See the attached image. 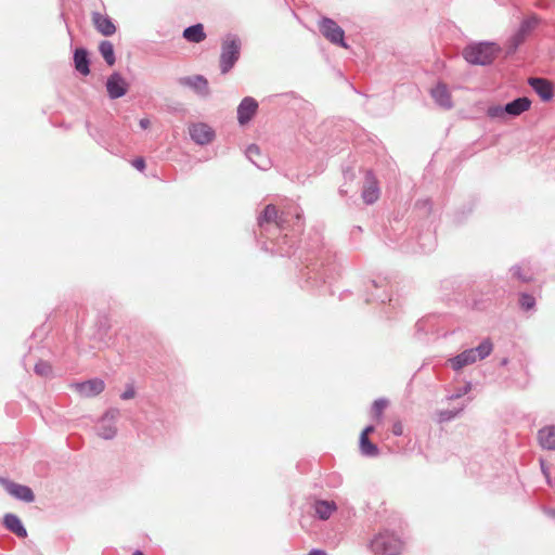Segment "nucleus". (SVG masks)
<instances>
[{"label": "nucleus", "mask_w": 555, "mask_h": 555, "mask_svg": "<svg viewBox=\"0 0 555 555\" xmlns=\"http://www.w3.org/2000/svg\"><path fill=\"white\" fill-rule=\"evenodd\" d=\"M139 125L142 129H147L150 126V120L147 118H142L140 119Z\"/></svg>", "instance_id": "49530a36"}, {"label": "nucleus", "mask_w": 555, "mask_h": 555, "mask_svg": "<svg viewBox=\"0 0 555 555\" xmlns=\"http://www.w3.org/2000/svg\"><path fill=\"white\" fill-rule=\"evenodd\" d=\"M529 86L541 98L542 101L548 102L554 96V88L551 81L545 78L532 77L528 80Z\"/></svg>", "instance_id": "f3484780"}, {"label": "nucleus", "mask_w": 555, "mask_h": 555, "mask_svg": "<svg viewBox=\"0 0 555 555\" xmlns=\"http://www.w3.org/2000/svg\"><path fill=\"white\" fill-rule=\"evenodd\" d=\"M353 177V173H349L348 171L345 172V178H352Z\"/></svg>", "instance_id": "864d4df0"}, {"label": "nucleus", "mask_w": 555, "mask_h": 555, "mask_svg": "<svg viewBox=\"0 0 555 555\" xmlns=\"http://www.w3.org/2000/svg\"><path fill=\"white\" fill-rule=\"evenodd\" d=\"M135 396V390L132 385H127L125 391L120 395L122 400L132 399Z\"/></svg>", "instance_id": "58836bf2"}, {"label": "nucleus", "mask_w": 555, "mask_h": 555, "mask_svg": "<svg viewBox=\"0 0 555 555\" xmlns=\"http://www.w3.org/2000/svg\"><path fill=\"white\" fill-rule=\"evenodd\" d=\"M302 262L305 263L302 276L308 284L318 286L338 274L335 255L325 246L308 250Z\"/></svg>", "instance_id": "f257e3e1"}, {"label": "nucleus", "mask_w": 555, "mask_h": 555, "mask_svg": "<svg viewBox=\"0 0 555 555\" xmlns=\"http://www.w3.org/2000/svg\"><path fill=\"white\" fill-rule=\"evenodd\" d=\"M3 525L9 531L13 532L16 537H27L26 528L24 527L22 520L15 514H5L3 516Z\"/></svg>", "instance_id": "4be33fe9"}, {"label": "nucleus", "mask_w": 555, "mask_h": 555, "mask_svg": "<svg viewBox=\"0 0 555 555\" xmlns=\"http://www.w3.org/2000/svg\"><path fill=\"white\" fill-rule=\"evenodd\" d=\"M507 363H508V359H507V358H503V359L501 360V362H500V364H501L502 366L506 365Z\"/></svg>", "instance_id": "8fccbe9b"}, {"label": "nucleus", "mask_w": 555, "mask_h": 555, "mask_svg": "<svg viewBox=\"0 0 555 555\" xmlns=\"http://www.w3.org/2000/svg\"><path fill=\"white\" fill-rule=\"evenodd\" d=\"M462 410L463 408L457 410H441L438 412V421L440 423L450 422L455 418L462 412Z\"/></svg>", "instance_id": "f704fd0d"}, {"label": "nucleus", "mask_w": 555, "mask_h": 555, "mask_svg": "<svg viewBox=\"0 0 555 555\" xmlns=\"http://www.w3.org/2000/svg\"><path fill=\"white\" fill-rule=\"evenodd\" d=\"M320 33L333 44L347 49L344 29L332 18L322 17L319 22Z\"/></svg>", "instance_id": "6e6552de"}, {"label": "nucleus", "mask_w": 555, "mask_h": 555, "mask_svg": "<svg viewBox=\"0 0 555 555\" xmlns=\"http://www.w3.org/2000/svg\"><path fill=\"white\" fill-rule=\"evenodd\" d=\"M120 415V411L117 408H109L101 418L107 422H115Z\"/></svg>", "instance_id": "e433bc0d"}, {"label": "nucleus", "mask_w": 555, "mask_h": 555, "mask_svg": "<svg viewBox=\"0 0 555 555\" xmlns=\"http://www.w3.org/2000/svg\"><path fill=\"white\" fill-rule=\"evenodd\" d=\"M289 218L291 212L282 211L279 214L276 207L273 204H269L258 217V227L261 232L267 231L270 225H274L279 230H284L289 225Z\"/></svg>", "instance_id": "423d86ee"}, {"label": "nucleus", "mask_w": 555, "mask_h": 555, "mask_svg": "<svg viewBox=\"0 0 555 555\" xmlns=\"http://www.w3.org/2000/svg\"><path fill=\"white\" fill-rule=\"evenodd\" d=\"M540 446L550 451H555V425L544 426L538 431Z\"/></svg>", "instance_id": "b1692460"}, {"label": "nucleus", "mask_w": 555, "mask_h": 555, "mask_svg": "<svg viewBox=\"0 0 555 555\" xmlns=\"http://www.w3.org/2000/svg\"><path fill=\"white\" fill-rule=\"evenodd\" d=\"M509 272L514 279H517L518 281L522 283H528L532 281V273L525 272L521 264H515L509 269Z\"/></svg>", "instance_id": "7c9ffc66"}, {"label": "nucleus", "mask_w": 555, "mask_h": 555, "mask_svg": "<svg viewBox=\"0 0 555 555\" xmlns=\"http://www.w3.org/2000/svg\"><path fill=\"white\" fill-rule=\"evenodd\" d=\"M356 232H357V233H360V232H362V229H361V227H359V225H357V227H353V229H352L351 233H352V234H354Z\"/></svg>", "instance_id": "09e8293b"}, {"label": "nucleus", "mask_w": 555, "mask_h": 555, "mask_svg": "<svg viewBox=\"0 0 555 555\" xmlns=\"http://www.w3.org/2000/svg\"><path fill=\"white\" fill-rule=\"evenodd\" d=\"M241 47L242 42L237 35L228 34L221 43V53H220V72L221 74L229 73L241 55Z\"/></svg>", "instance_id": "20e7f679"}, {"label": "nucleus", "mask_w": 555, "mask_h": 555, "mask_svg": "<svg viewBox=\"0 0 555 555\" xmlns=\"http://www.w3.org/2000/svg\"><path fill=\"white\" fill-rule=\"evenodd\" d=\"M388 401L384 398L377 399L373 402L372 405V415L374 418L379 420L383 415L385 408L387 406Z\"/></svg>", "instance_id": "72a5a7b5"}, {"label": "nucleus", "mask_w": 555, "mask_h": 555, "mask_svg": "<svg viewBox=\"0 0 555 555\" xmlns=\"http://www.w3.org/2000/svg\"><path fill=\"white\" fill-rule=\"evenodd\" d=\"M0 483L13 498L25 503H31L35 501V494L28 486L20 485L2 477H0Z\"/></svg>", "instance_id": "9d476101"}, {"label": "nucleus", "mask_w": 555, "mask_h": 555, "mask_svg": "<svg viewBox=\"0 0 555 555\" xmlns=\"http://www.w3.org/2000/svg\"><path fill=\"white\" fill-rule=\"evenodd\" d=\"M293 217L295 218L296 225H297V228H298V230H299V229L301 228V218H302V216H301V211H299V208H297V207H296V208L294 209V215H293Z\"/></svg>", "instance_id": "79ce46f5"}, {"label": "nucleus", "mask_w": 555, "mask_h": 555, "mask_svg": "<svg viewBox=\"0 0 555 555\" xmlns=\"http://www.w3.org/2000/svg\"><path fill=\"white\" fill-rule=\"evenodd\" d=\"M336 509L334 501L318 500L314 503V513L321 520L328 519Z\"/></svg>", "instance_id": "393cba45"}, {"label": "nucleus", "mask_w": 555, "mask_h": 555, "mask_svg": "<svg viewBox=\"0 0 555 555\" xmlns=\"http://www.w3.org/2000/svg\"><path fill=\"white\" fill-rule=\"evenodd\" d=\"M392 434L395 436H401L403 434V426H402L401 422H396L392 425Z\"/></svg>", "instance_id": "a19ab883"}, {"label": "nucleus", "mask_w": 555, "mask_h": 555, "mask_svg": "<svg viewBox=\"0 0 555 555\" xmlns=\"http://www.w3.org/2000/svg\"><path fill=\"white\" fill-rule=\"evenodd\" d=\"M430 94L439 106L447 109L453 106L450 92L444 83H438L431 89Z\"/></svg>", "instance_id": "412c9836"}, {"label": "nucleus", "mask_w": 555, "mask_h": 555, "mask_svg": "<svg viewBox=\"0 0 555 555\" xmlns=\"http://www.w3.org/2000/svg\"><path fill=\"white\" fill-rule=\"evenodd\" d=\"M360 452L364 456L375 457L379 454V449L369 437H360Z\"/></svg>", "instance_id": "c85d7f7f"}, {"label": "nucleus", "mask_w": 555, "mask_h": 555, "mask_svg": "<svg viewBox=\"0 0 555 555\" xmlns=\"http://www.w3.org/2000/svg\"><path fill=\"white\" fill-rule=\"evenodd\" d=\"M493 349V345L490 339H483L476 348H469L457 356L451 358L450 364L454 371H460L466 365L475 363L477 360L486 359Z\"/></svg>", "instance_id": "7ed1b4c3"}, {"label": "nucleus", "mask_w": 555, "mask_h": 555, "mask_svg": "<svg viewBox=\"0 0 555 555\" xmlns=\"http://www.w3.org/2000/svg\"><path fill=\"white\" fill-rule=\"evenodd\" d=\"M178 83L182 87L190 88L202 98L210 95L208 80L203 75L180 77L178 78Z\"/></svg>", "instance_id": "9b49d317"}, {"label": "nucleus", "mask_w": 555, "mask_h": 555, "mask_svg": "<svg viewBox=\"0 0 555 555\" xmlns=\"http://www.w3.org/2000/svg\"><path fill=\"white\" fill-rule=\"evenodd\" d=\"M375 427L373 425H367L361 433L360 437H369L370 434L374 433Z\"/></svg>", "instance_id": "37998d69"}, {"label": "nucleus", "mask_w": 555, "mask_h": 555, "mask_svg": "<svg viewBox=\"0 0 555 555\" xmlns=\"http://www.w3.org/2000/svg\"><path fill=\"white\" fill-rule=\"evenodd\" d=\"M132 555H145L143 552L137 550L132 553Z\"/></svg>", "instance_id": "603ef678"}, {"label": "nucleus", "mask_w": 555, "mask_h": 555, "mask_svg": "<svg viewBox=\"0 0 555 555\" xmlns=\"http://www.w3.org/2000/svg\"><path fill=\"white\" fill-rule=\"evenodd\" d=\"M370 546L374 555H398L402 550L403 542L393 532L385 530L371 541Z\"/></svg>", "instance_id": "39448f33"}, {"label": "nucleus", "mask_w": 555, "mask_h": 555, "mask_svg": "<svg viewBox=\"0 0 555 555\" xmlns=\"http://www.w3.org/2000/svg\"><path fill=\"white\" fill-rule=\"evenodd\" d=\"M487 115L493 119H503L507 113L504 111V105H493L488 107Z\"/></svg>", "instance_id": "c9c22d12"}, {"label": "nucleus", "mask_w": 555, "mask_h": 555, "mask_svg": "<svg viewBox=\"0 0 555 555\" xmlns=\"http://www.w3.org/2000/svg\"><path fill=\"white\" fill-rule=\"evenodd\" d=\"M73 387L80 396L92 398L104 390L105 383L101 378H92L86 382L75 383Z\"/></svg>", "instance_id": "2eb2a0df"}, {"label": "nucleus", "mask_w": 555, "mask_h": 555, "mask_svg": "<svg viewBox=\"0 0 555 555\" xmlns=\"http://www.w3.org/2000/svg\"><path fill=\"white\" fill-rule=\"evenodd\" d=\"M418 245L421 251L430 253L436 247V237L430 232L421 234L418 237Z\"/></svg>", "instance_id": "c756f323"}, {"label": "nucleus", "mask_w": 555, "mask_h": 555, "mask_svg": "<svg viewBox=\"0 0 555 555\" xmlns=\"http://www.w3.org/2000/svg\"><path fill=\"white\" fill-rule=\"evenodd\" d=\"M99 52L103 56L108 66H113L116 62L114 46L108 40H103L99 44Z\"/></svg>", "instance_id": "bb28decb"}, {"label": "nucleus", "mask_w": 555, "mask_h": 555, "mask_svg": "<svg viewBox=\"0 0 555 555\" xmlns=\"http://www.w3.org/2000/svg\"><path fill=\"white\" fill-rule=\"evenodd\" d=\"M470 389H472V384L467 383L465 386H463L462 388L457 389L454 393H452L449 397V399L450 400L459 399V398L463 397L464 395H466Z\"/></svg>", "instance_id": "4c0bfd02"}, {"label": "nucleus", "mask_w": 555, "mask_h": 555, "mask_svg": "<svg viewBox=\"0 0 555 555\" xmlns=\"http://www.w3.org/2000/svg\"><path fill=\"white\" fill-rule=\"evenodd\" d=\"M280 254L282 256H289L291 255V253L288 250H283V249L280 251Z\"/></svg>", "instance_id": "3c124183"}, {"label": "nucleus", "mask_w": 555, "mask_h": 555, "mask_svg": "<svg viewBox=\"0 0 555 555\" xmlns=\"http://www.w3.org/2000/svg\"><path fill=\"white\" fill-rule=\"evenodd\" d=\"M128 83L118 72L109 75L106 81V91L108 98L112 100L119 99L128 92Z\"/></svg>", "instance_id": "ddd939ff"}, {"label": "nucleus", "mask_w": 555, "mask_h": 555, "mask_svg": "<svg viewBox=\"0 0 555 555\" xmlns=\"http://www.w3.org/2000/svg\"><path fill=\"white\" fill-rule=\"evenodd\" d=\"M519 307L524 311L533 310L535 308V298L528 293L519 294Z\"/></svg>", "instance_id": "2f4dec72"}, {"label": "nucleus", "mask_w": 555, "mask_h": 555, "mask_svg": "<svg viewBox=\"0 0 555 555\" xmlns=\"http://www.w3.org/2000/svg\"><path fill=\"white\" fill-rule=\"evenodd\" d=\"M365 301H379L385 304L386 301L391 302V296L389 292V283L385 279L369 280L364 284Z\"/></svg>", "instance_id": "0eeeda50"}, {"label": "nucleus", "mask_w": 555, "mask_h": 555, "mask_svg": "<svg viewBox=\"0 0 555 555\" xmlns=\"http://www.w3.org/2000/svg\"><path fill=\"white\" fill-rule=\"evenodd\" d=\"M183 38L193 43H199L206 38L204 27L202 24H195L186 27L183 30Z\"/></svg>", "instance_id": "a878e982"}, {"label": "nucleus", "mask_w": 555, "mask_h": 555, "mask_svg": "<svg viewBox=\"0 0 555 555\" xmlns=\"http://www.w3.org/2000/svg\"><path fill=\"white\" fill-rule=\"evenodd\" d=\"M539 24L540 18L537 15L525 18L509 39V53L515 52Z\"/></svg>", "instance_id": "1a4fd4ad"}, {"label": "nucleus", "mask_w": 555, "mask_h": 555, "mask_svg": "<svg viewBox=\"0 0 555 555\" xmlns=\"http://www.w3.org/2000/svg\"><path fill=\"white\" fill-rule=\"evenodd\" d=\"M246 157L259 169L267 170L271 166L270 159L261 154L258 145L250 144L246 149Z\"/></svg>", "instance_id": "6ab92c4d"}, {"label": "nucleus", "mask_w": 555, "mask_h": 555, "mask_svg": "<svg viewBox=\"0 0 555 555\" xmlns=\"http://www.w3.org/2000/svg\"><path fill=\"white\" fill-rule=\"evenodd\" d=\"M74 64L77 72L87 76L90 74L89 52L85 48H77L74 51Z\"/></svg>", "instance_id": "5701e85b"}, {"label": "nucleus", "mask_w": 555, "mask_h": 555, "mask_svg": "<svg viewBox=\"0 0 555 555\" xmlns=\"http://www.w3.org/2000/svg\"><path fill=\"white\" fill-rule=\"evenodd\" d=\"M86 127H87V130L89 132V134L93 138H95V134L98 132V130L95 128H93L89 121L86 122Z\"/></svg>", "instance_id": "a18cd8bd"}, {"label": "nucleus", "mask_w": 555, "mask_h": 555, "mask_svg": "<svg viewBox=\"0 0 555 555\" xmlns=\"http://www.w3.org/2000/svg\"><path fill=\"white\" fill-rule=\"evenodd\" d=\"M308 555H327L326 552L322 551V550H319V548H313L309 552Z\"/></svg>", "instance_id": "de8ad7c7"}, {"label": "nucleus", "mask_w": 555, "mask_h": 555, "mask_svg": "<svg viewBox=\"0 0 555 555\" xmlns=\"http://www.w3.org/2000/svg\"><path fill=\"white\" fill-rule=\"evenodd\" d=\"M132 166L139 171H143L145 169V160L143 157H137L132 162Z\"/></svg>", "instance_id": "ea45409f"}, {"label": "nucleus", "mask_w": 555, "mask_h": 555, "mask_svg": "<svg viewBox=\"0 0 555 555\" xmlns=\"http://www.w3.org/2000/svg\"><path fill=\"white\" fill-rule=\"evenodd\" d=\"M379 197V188L372 170L365 172V184L362 190V198L365 204L372 205Z\"/></svg>", "instance_id": "dca6fc26"}, {"label": "nucleus", "mask_w": 555, "mask_h": 555, "mask_svg": "<svg viewBox=\"0 0 555 555\" xmlns=\"http://www.w3.org/2000/svg\"><path fill=\"white\" fill-rule=\"evenodd\" d=\"M501 49L493 42H478L468 44L464 48L462 54L465 61L473 65L487 66L493 63Z\"/></svg>", "instance_id": "f03ea898"}, {"label": "nucleus", "mask_w": 555, "mask_h": 555, "mask_svg": "<svg viewBox=\"0 0 555 555\" xmlns=\"http://www.w3.org/2000/svg\"><path fill=\"white\" fill-rule=\"evenodd\" d=\"M34 371L38 376H41V377H51L52 376V366L47 361H42V360L38 361L35 364Z\"/></svg>", "instance_id": "473e14b6"}, {"label": "nucleus", "mask_w": 555, "mask_h": 555, "mask_svg": "<svg viewBox=\"0 0 555 555\" xmlns=\"http://www.w3.org/2000/svg\"><path fill=\"white\" fill-rule=\"evenodd\" d=\"M543 513L551 518L555 519V508L543 507Z\"/></svg>", "instance_id": "c03bdc74"}, {"label": "nucleus", "mask_w": 555, "mask_h": 555, "mask_svg": "<svg viewBox=\"0 0 555 555\" xmlns=\"http://www.w3.org/2000/svg\"><path fill=\"white\" fill-rule=\"evenodd\" d=\"M191 139L198 145H206L216 138L215 130L205 122H195L189 127Z\"/></svg>", "instance_id": "f8f14e48"}, {"label": "nucleus", "mask_w": 555, "mask_h": 555, "mask_svg": "<svg viewBox=\"0 0 555 555\" xmlns=\"http://www.w3.org/2000/svg\"><path fill=\"white\" fill-rule=\"evenodd\" d=\"M92 22L95 29L105 37L112 36L116 31V26L112 18L107 15H103L99 12L92 13Z\"/></svg>", "instance_id": "a211bd4d"}, {"label": "nucleus", "mask_w": 555, "mask_h": 555, "mask_svg": "<svg viewBox=\"0 0 555 555\" xmlns=\"http://www.w3.org/2000/svg\"><path fill=\"white\" fill-rule=\"evenodd\" d=\"M531 106V101L527 96L516 98L515 100L504 105V111L508 116L517 117L524 112L528 111Z\"/></svg>", "instance_id": "aec40b11"}, {"label": "nucleus", "mask_w": 555, "mask_h": 555, "mask_svg": "<svg viewBox=\"0 0 555 555\" xmlns=\"http://www.w3.org/2000/svg\"><path fill=\"white\" fill-rule=\"evenodd\" d=\"M117 434L116 426L107 421H104L103 418L100 420L98 425V435L106 440L113 439Z\"/></svg>", "instance_id": "cd10ccee"}, {"label": "nucleus", "mask_w": 555, "mask_h": 555, "mask_svg": "<svg viewBox=\"0 0 555 555\" xmlns=\"http://www.w3.org/2000/svg\"><path fill=\"white\" fill-rule=\"evenodd\" d=\"M258 109V102L251 96H245L237 106V121L244 126L248 124Z\"/></svg>", "instance_id": "4468645a"}]
</instances>
